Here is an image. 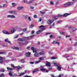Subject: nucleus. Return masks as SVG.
Segmentation results:
<instances>
[{
  "mask_svg": "<svg viewBox=\"0 0 77 77\" xmlns=\"http://www.w3.org/2000/svg\"><path fill=\"white\" fill-rule=\"evenodd\" d=\"M18 41H24L25 43H22V44H24L25 45H27L28 43H29V42L27 41H26V37H24L23 38V39H22L21 38H19L18 39Z\"/></svg>",
  "mask_w": 77,
  "mask_h": 77,
  "instance_id": "f257e3e1",
  "label": "nucleus"
},
{
  "mask_svg": "<svg viewBox=\"0 0 77 77\" xmlns=\"http://www.w3.org/2000/svg\"><path fill=\"white\" fill-rule=\"evenodd\" d=\"M31 49L33 51V53H35L34 54V57H37L39 56V54L36 52V50L35 49L34 47H32L31 48Z\"/></svg>",
  "mask_w": 77,
  "mask_h": 77,
  "instance_id": "f03ea898",
  "label": "nucleus"
},
{
  "mask_svg": "<svg viewBox=\"0 0 77 77\" xmlns=\"http://www.w3.org/2000/svg\"><path fill=\"white\" fill-rule=\"evenodd\" d=\"M73 2H67L65 4H64L63 5V8H67V7H68V6H69L73 5Z\"/></svg>",
  "mask_w": 77,
  "mask_h": 77,
  "instance_id": "7ed1b4c3",
  "label": "nucleus"
},
{
  "mask_svg": "<svg viewBox=\"0 0 77 77\" xmlns=\"http://www.w3.org/2000/svg\"><path fill=\"white\" fill-rule=\"evenodd\" d=\"M45 27V26H43V25H41L39 27V28H40V29H41V30H39L38 32H37L36 34L37 35H38V34H39V33H40L42 31H43L44 30H45V28H44Z\"/></svg>",
  "mask_w": 77,
  "mask_h": 77,
  "instance_id": "20e7f679",
  "label": "nucleus"
},
{
  "mask_svg": "<svg viewBox=\"0 0 77 77\" xmlns=\"http://www.w3.org/2000/svg\"><path fill=\"white\" fill-rule=\"evenodd\" d=\"M52 19L54 20H49L48 21V24H51L53 22L54 20H56L57 19V17L56 16H53L52 17Z\"/></svg>",
  "mask_w": 77,
  "mask_h": 77,
  "instance_id": "39448f33",
  "label": "nucleus"
},
{
  "mask_svg": "<svg viewBox=\"0 0 77 77\" xmlns=\"http://www.w3.org/2000/svg\"><path fill=\"white\" fill-rule=\"evenodd\" d=\"M57 69L59 71H61L62 70V65H60V64H58L57 66Z\"/></svg>",
  "mask_w": 77,
  "mask_h": 77,
  "instance_id": "423d86ee",
  "label": "nucleus"
},
{
  "mask_svg": "<svg viewBox=\"0 0 77 77\" xmlns=\"http://www.w3.org/2000/svg\"><path fill=\"white\" fill-rule=\"evenodd\" d=\"M7 18H15L16 17L14 15H8L7 16Z\"/></svg>",
  "mask_w": 77,
  "mask_h": 77,
  "instance_id": "0eeeda50",
  "label": "nucleus"
},
{
  "mask_svg": "<svg viewBox=\"0 0 77 77\" xmlns=\"http://www.w3.org/2000/svg\"><path fill=\"white\" fill-rule=\"evenodd\" d=\"M8 13L11 14H14V15L16 14V12L15 11H10L8 12Z\"/></svg>",
  "mask_w": 77,
  "mask_h": 77,
  "instance_id": "6e6552de",
  "label": "nucleus"
},
{
  "mask_svg": "<svg viewBox=\"0 0 77 77\" xmlns=\"http://www.w3.org/2000/svg\"><path fill=\"white\" fill-rule=\"evenodd\" d=\"M10 30L12 34V33H14L15 32V28H11Z\"/></svg>",
  "mask_w": 77,
  "mask_h": 77,
  "instance_id": "1a4fd4ad",
  "label": "nucleus"
},
{
  "mask_svg": "<svg viewBox=\"0 0 77 77\" xmlns=\"http://www.w3.org/2000/svg\"><path fill=\"white\" fill-rule=\"evenodd\" d=\"M46 66H48V67H50L51 66V65H50V62H48L47 61L46 63Z\"/></svg>",
  "mask_w": 77,
  "mask_h": 77,
  "instance_id": "9d476101",
  "label": "nucleus"
},
{
  "mask_svg": "<svg viewBox=\"0 0 77 77\" xmlns=\"http://www.w3.org/2000/svg\"><path fill=\"white\" fill-rule=\"evenodd\" d=\"M2 33H3L4 34H6V35H10V34H11L10 33L8 32L6 30L3 31Z\"/></svg>",
  "mask_w": 77,
  "mask_h": 77,
  "instance_id": "9b49d317",
  "label": "nucleus"
},
{
  "mask_svg": "<svg viewBox=\"0 0 77 77\" xmlns=\"http://www.w3.org/2000/svg\"><path fill=\"white\" fill-rule=\"evenodd\" d=\"M40 70L42 71H45L46 72H48L49 70H46L45 69L43 68H41L40 69Z\"/></svg>",
  "mask_w": 77,
  "mask_h": 77,
  "instance_id": "f8f14e48",
  "label": "nucleus"
},
{
  "mask_svg": "<svg viewBox=\"0 0 77 77\" xmlns=\"http://www.w3.org/2000/svg\"><path fill=\"white\" fill-rule=\"evenodd\" d=\"M5 59V58L0 56V63H2L3 62V60Z\"/></svg>",
  "mask_w": 77,
  "mask_h": 77,
  "instance_id": "ddd939ff",
  "label": "nucleus"
},
{
  "mask_svg": "<svg viewBox=\"0 0 77 77\" xmlns=\"http://www.w3.org/2000/svg\"><path fill=\"white\" fill-rule=\"evenodd\" d=\"M30 55V53L29 52H27L25 54V56H26V57H29Z\"/></svg>",
  "mask_w": 77,
  "mask_h": 77,
  "instance_id": "4468645a",
  "label": "nucleus"
},
{
  "mask_svg": "<svg viewBox=\"0 0 77 77\" xmlns=\"http://www.w3.org/2000/svg\"><path fill=\"white\" fill-rule=\"evenodd\" d=\"M33 37H34V35H31V36L29 37H26V39H30V38H32Z\"/></svg>",
  "mask_w": 77,
  "mask_h": 77,
  "instance_id": "2eb2a0df",
  "label": "nucleus"
},
{
  "mask_svg": "<svg viewBox=\"0 0 77 77\" xmlns=\"http://www.w3.org/2000/svg\"><path fill=\"white\" fill-rule=\"evenodd\" d=\"M24 8V7L23 6L19 7L17 8V9L18 11H20V10H21V9H23Z\"/></svg>",
  "mask_w": 77,
  "mask_h": 77,
  "instance_id": "dca6fc26",
  "label": "nucleus"
},
{
  "mask_svg": "<svg viewBox=\"0 0 77 77\" xmlns=\"http://www.w3.org/2000/svg\"><path fill=\"white\" fill-rule=\"evenodd\" d=\"M71 14L70 13H66L65 14H64L62 15V17H66L67 16H68V15H70Z\"/></svg>",
  "mask_w": 77,
  "mask_h": 77,
  "instance_id": "f3484780",
  "label": "nucleus"
},
{
  "mask_svg": "<svg viewBox=\"0 0 77 77\" xmlns=\"http://www.w3.org/2000/svg\"><path fill=\"white\" fill-rule=\"evenodd\" d=\"M15 68H17V71H18L21 68V67L20 66H18L17 67H15Z\"/></svg>",
  "mask_w": 77,
  "mask_h": 77,
  "instance_id": "a211bd4d",
  "label": "nucleus"
},
{
  "mask_svg": "<svg viewBox=\"0 0 77 77\" xmlns=\"http://www.w3.org/2000/svg\"><path fill=\"white\" fill-rule=\"evenodd\" d=\"M12 48V49H14V50H19V48L17 47H13Z\"/></svg>",
  "mask_w": 77,
  "mask_h": 77,
  "instance_id": "6ab92c4d",
  "label": "nucleus"
},
{
  "mask_svg": "<svg viewBox=\"0 0 77 77\" xmlns=\"http://www.w3.org/2000/svg\"><path fill=\"white\" fill-rule=\"evenodd\" d=\"M7 69L8 70H10V71H12L14 70V69L12 68H9L8 67H7Z\"/></svg>",
  "mask_w": 77,
  "mask_h": 77,
  "instance_id": "aec40b11",
  "label": "nucleus"
},
{
  "mask_svg": "<svg viewBox=\"0 0 77 77\" xmlns=\"http://www.w3.org/2000/svg\"><path fill=\"white\" fill-rule=\"evenodd\" d=\"M25 74V72H21L20 73L19 75H18V76H22V75H23L24 74Z\"/></svg>",
  "mask_w": 77,
  "mask_h": 77,
  "instance_id": "412c9836",
  "label": "nucleus"
},
{
  "mask_svg": "<svg viewBox=\"0 0 77 77\" xmlns=\"http://www.w3.org/2000/svg\"><path fill=\"white\" fill-rule=\"evenodd\" d=\"M52 44H58V45H59V42L56 41H54L52 42Z\"/></svg>",
  "mask_w": 77,
  "mask_h": 77,
  "instance_id": "4be33fe9",
  "label": "nucleus"
},
{
  "mask_svg": "<svg viewBox=\"0 0 77 77\" xmlns=\"http://www.w3.org/2000/svg\"><path fill=\"white\" fill-rule=\"evenodd\" d=\"M59 63H54V66H58V65L59 64Z\"/></svg>",
  "mask_w": 77,
  "mask_h": 77,
  "instance_id": "5701e85b",
  "label": "nucleus"
},
{
  "mask_svg": "<svg viewBox=\"0 0 77 77\" xmlns=\"http://www.w3.org/2000/svg\"><path fill=\"white\" fill-rule=\"evenodd\" d=\"M12 72L11 71H10L9 73V75L11 76V77H13V75H12Z\"/></svg>",
  "mask_w": 77,
  "mask_h": 77,
  "instance_id": "b1692460",
  "label": "nucleus"
},
{
  "mask_svg": "<svg viewBox=\"0 0 77 77\" xmlns=\"http://www.w3.org/2000/svg\"><path fill=\"white\" fill-rule=\"evenodd\" d=\"M0 71L2 72H4L5 71V69L4 68H2L0 70Z\"/></svg>",
  "mask_w": 77,
  "mask_h": 77,
  "instance_id": "393cba45",
  "label": "nucleus"
},
{
  "mask_svg": "<svg viewBox=\"0 0 77 77\" xmlns=\"http://www.w3.org/2000/svg\"><path fill=\"white\" fill-rule=\"evenodd\" d=\"M39 71L38 69H35L34 71H32V73H35L36 72Z\"/></svg>",
  "mask_w": 77,
  "mask_h": 77,
  "instance_id": "a878e982",
  "label": "nucleus"
},
{
  "mask_svg": "<svg viewBox=\"0 0 77 77\" xmlns=\"http://www.w3.org/2000/svg\"><path fill=\"white\" fill-rule=\"evenodd\" d=\"M69 56H70V55H68L67 56H66L65 55H63V57H66V58H68V57H69Z\"/></svg>",
  "mask_w": 77,
  "mask_h": 77,
  "instance_id": "bb28decb",
  "label": "nucleus"
},
{
  "mask_svg": "<svg viewBox=\"0 0 77 77\" xmlns=\"http://www.w3.org/2000/svg\"><path fill=\"white\" fill-rule=\"evenodd\" d=\"M12 6L13 7H15L16 6H17V4L15 3H12Z\"/></svg>",
  "mask_w": 77,
  "mask_h": 77,
  "instance_id": "cd10ccee",
  "label": "nucleus"
},
{
  "mask_svg": "<svg viewBox=\"0 0 77 77\" xmlns=\"http://www.w3.org/2000/svg\"><path fill=\"white\" fill-rule=\"evenodd\" d=\"M25 61V60H24V59H22L20 60V62L22 63H24Z\"/></svg>",
  "mask_w": 77,
  "mask_h": 77,
  "instance_id": "c85d7f7f",
  "label": "nucleus"
},
{
  "mask_svg": "<svg viewBox=\"0 0 77 77\" xmlns=\"http://www.w3.org/2000/svg\"><path fill=\"white\" fill-rule=\"evenodd\" d=\"M57 17L59 18H60V17H62V15H61L60 14H59L57 15Z\"/></svg>",
  "mask_w": 77,
  "mask_h": 77,
  "instance_id": "c756f323",
  "label": "nucleus"
},
{
  "mask_svg": "<svg viewBox=\"0 0 77 77\" xmlns=\"http://www.w3.org/2000/svg\"><path fill=\"white\" fill-rule=\"evenodd\" d=\"M76 30V29L75 28H74L72 29V32H74V31H75Z\"/></svg>",
  "mask_w": 77,
  "mask_h": 77,
  "instance_id": "7c9ffc66",
  "label": "nucleus"
},
{
  "mask_svg": "<svg viewBox=\"0 0 77 77\" xmlns=\"http://www.w3.org/2000/svg\"><path fill=\"white\" fill-rule=\"evenodd\" d=\"M5 62L6 63H8V62H10V61H11V60H5Z\"/></svg>",
  "mask_w": 77,
  "mask_h": 77,
  "instance_id": "2f4dec72",
  "label": "nucleus"
},
{
  "mask_svg": "<svg viewBox=\"0 0 77 77\" xmlns=\"http://www.w3.org/2000/svg\"><path fill=\"white\" fill-rule=\"evenodd\" d=\"M13 75L14 76V77H17V76H18V75L15 73H14L13 74Z\"/></svg>",
  "mask_w": 77,
  "mask_h": 77,
  "instance_id": "473e14b6",
  "label": "nucleus"
},
{
  "mask_svg": "<svg viewBox=\"0 0 77 77\" xmlns=\"http://www.w3.org/2000/svg\"><path fill=\"white\" fill-rule=\"evenodd\" d=\"M34 26H35V25H34V24H32L30 26V28H32L33 27H34Z\"/></svg>",
  "mask_w": 77,
  "mask_h": 77,
  "instance_id": "72a5a7b5",
  "label": "nucleus"
},
{
  "mask_svg": "<svg viewBox=\"0 0 77 77\" xmlns=\"http://www.w3.org/2000/svg\"><path fill=\"white\" fill-rule=\"evenodd\" d=\"M44 52L43 51L39 53V54L40 55H42V54H44Z\"/></svg>",
  "mask_w": 77,
  "mask_h": 77,
  "instance_id": "f704fd0d",
  "label": "nucleus"
},
{
  "mask_svg": "<svg viewBox=\"0 0 77 77\" xmlns=\"http://www.w3.org/2000/svg\"><path fill=\"white\" fill-rule=\"evenodd\" d=\"M28 19L29 21H32V19H31V18H30V17H28Z\"/></svg>",
  "mask_w": 77,
  "mask_h": 77,
  "instance_id": "c9c22d12",
  "label": "nucleus"
},
{
  "mask_svg": "<svg viewBox=\"0 0 77 77\" xmlns=\"http://www.w3.org/2000/svg\"><path fill=\"white\" fill-rule=\"evenodd\" d=\"M41 62V61H40V60L36 61L35 62V64H37V63H39V62Z\"/></svg>",
  "mask_w": 77,
  "mask_h": 77,
  "instance_id": "e433bc0d",
  "label": "nucleus"
},
{
  "mask_svg": "<svg viewBox=\"0 0 77 77\" xmlns=\"http://www.w3.org/2000/svg\"><path fill=\"white\" fill-rule=\"evenodd\" d=\"M16 60V59H15V58H14V57L11 58V60Z\"/></svg>",
  "mask_w": 77,
  "mask_h": 77,
  "instance_id": "4c0bfd02",
  "label": "nucleus"
},
{
  "mask_svg": "<svg viewBox=\"0 0 77 77\" xmlns=\"http://www.w3.org/2000/svg\"><path fill=\"white\" fill-rule=\"evenodd\" d=\"M33 2L32 1H29L28 2V4H31V3H32Z\"/></svg>",
  "mask_w": 77,
  "mask_h": 77,
  "instance_id": "58836bf2",
  "label": "nucleus"
},
{
  "mask_svg": "<svg viewBox=\"0 0 77 77\" xmlns=\"http://www.w3.org/2000/svg\"><path fill=\"white\" fill-rule=\"evenodd\" d=\"M5 42H8L9 41V40H8V38L5 39Z\"/></svg>",
  "mask_w": 77,
  "mask_h": 77,
  "instance_id": "ea45409f",
  "label": "nucleus"
},
{
  "mask_svg": "<svg viewBox=\"0 0 77 77\" xmlns=\"http://www.w3.org/2000/svg\"><path fill=\"white\" fill-rule=\"evenodd\" d=\"M5 54V52H0V54Z\"/></svg>",
  "mask_w": 77,
  "mask_h": 77,
  "instance_id": "a19ab883",
  "label": "nucleus"
},
{
  "mask_svg": "<svg viewBox=\"0 0 77 77\" xmlns=\"http://www.w3.org/2000/svg\"><path fill=\"white\" fill-rule=\"evenodd\" d=\"M18 36H19V35H16L14 36V38H17L18 37Z\"/></svg>",
  "mask_w": 77,
  "mask_h": 77,
  "instance_id": "79ce46f5",
  "label": "nucleus"
},
{
  "mask_svg": "<svg viewBox=\"0 0 77 77\" xmlns=\"http://www.w3.org/2000/svg\"><path fill=\"white\" fill-rule=\"evenodd\" d=\"M3 76H4V74H3V73H2L0 75V76H1V77H3Z\"/></svg>",
  "mask_w": 77,
  "mask_h": 77,
  "instance_id": "37998d69",
  "label": "nucleus"
},
{
  "mask_svg": "<svg viewBox=\"0 0 77 77\" xmlns=\"http://www.w3.org/2000/svg\"><path fill=\"white\" fill-rule=\"evenodd\" d=\"M39 59H40V60H43V59H44V58H43V57H40L39 58Z\"/></svg>",
  "mask_w": 77,
  "mask_h": 77,
  "instance_id": "c03bdc74",
  "label": "nucleus"
},
{
  "mask_svg": "<svg viewBox=\"0 0 77 77\" xmlns=\"http://www.w3.org/2000/svg\"><path fill=\"white\" fill-rule=\"evenodd\" d=\"M50 5H53L54 3H53V2L52 1H51L50 2Z\"/></svg>",
  "mask_w": 77,
  "mask_h": 77,
  "instance_id": "a18cd8bd",
  "label": "nucleus"
},
{
  "mask_svg": "<svg viewBox=\"0 0 77 77\" xmlns=\"http://www.w3.org/2000/svg\"><path fill=\"white\" fill-rule=\"evenodd\" d=\"M60 35H64V32H60Z\"/></svg>",
  "mask_w": 77,
  "mask_h": 77,
  "instance_id": "49530a36",
  "label": "nucleus"
},
{
  "mask_svg": "<svg viewBox=\"0 0 77 77\" xmlns=\"http://www.w3.org/2000/svg\"><path fill=\"white\" fill-rule=\"evenodd\" d=\"M35 33V31L32 30L31 31V34H33Z\"/></svg>",
  "mask_w": 77,
  "mask_h": 77,
  "instance_id": "de8ad7c7",
  "label": "nucleus"
},
{
  "mask_svg": "<svg viewBox=\"0 0 77 77\" xmlns=\"http://www.w3.org/2000/svg\"><path fill=\"white\" fill-rule=\"evenodd\" d=\"M11 67H13V68H15V66H14V65L13 64H11Z\"/></svg>",
  "mask_w": 77,
  "mask_h": 77,
  "instance_id": "09e8293b",
  "label": "nucleus"
},
{
  "mask_svg": "<svg viewBox=\"0 0 77 77\" xmlns=\"http://www.w3.org/2000/svg\"><path fill=\"white\" fill-rule=\"evenodd\" d=\"M40 13H41V14H44L45 12H42L41 11H40Z\"/></svg>",
  "mask_w": 77,
  "mask_h": 77,
  "instance_id": "8fccbe9b",
  "label": "nucleus"
},
{
  "mask_svg": "<svg viewBox=\"0 0 77 77\" xmlns=\"http://www.w3.org/2000/svg\"><path fill=\"white\" fill-rule=\"evenodd\" d=\"M74 46H77V42H75V43L74 44Z\"/></svg>",
  "mask_w": 77,
  "mask_h": 77,
  "instance_id": "3c124183",
  "label": "nucleus"
},
{
  "mask_svg": "<svg viewBox=\"0 0 77 77\" xmlns=\"http://www.w3.org/2000/svg\"><path fill=\"white\" fill-rule=\"evenodd\" d=\"M23 2H24V3H27V0H24L23 1Z\"/></svg>",
  "mask_w": 77,
  "mask_h": 77,
  "instance_id": "603ef678",
  "label": "nucleus"
},
{
  "mask_svg": "<svg viewBox=\"0 0 77 77\" xmlns=\"http://www.w3.org/2000/svg\"><path fill=\"white\" fill-rule=\"evenodd\" d=\"M11 55H12V53H10L8 55V56H11Z\"/></svg>",
  "mask_w": 77,
  "mask_h": 77,
  "instance_id": "864d4df0",
  "label": "nucleus"
},
{
  "mask_svg": "<svg viewBox=\"0 0 77 77\" xmlns=\"http://www.w3.org/2000/svg\"><path fill=\"white\" fill-rule=\"evenodd\" d=\"M27 30V29L26 28H25V29H23V32H26Z\"/></svg>",
  "mask_w": 77,
  "mask_h": 77,
  "instance_id": "5fc2aeb1",
  "label": "nucleus"
},
{
  "mask_svg": "<svg viewBox=\"0 0 77 77\" xmlns=\"http://www.w3.org/2000/svg\"><path fill=\"white\" fill-rule=\"evenodd\" d=\"M48 34H51V33H46L45 34V35H48Z\"/></svg>",
  "mask_w": 77,
  "mask_h": 77,
  "instance_id": "6e6d98bb",
  "label": "nucleus"
},
{
  "mask_svg": "<svg viewBox=\"0 0 77 77\" xmlns=\"http://www.w3.org/2000/svg\"><path fill=\"white\" fill-rule=\"evenodd\" d=\"M58 3H59V1H57V2H56L55 5H57V4H58Z\"/></svg>",
  "mask_w": 77,
  "mask_h": 77,
  "instance_id": "4d7b16f0",
  "label": "nucleus"
},
{
  "mask_svg": "<svg viewBox=\"0 0 77 77\" xmlns=\"http://www.w3.org/2000/svg\"><path fill=\"white\" fill-rule=\"evenodd\" d=\"M24 77H31V76H28V75H25L24 76Z\"/></svg>",
  "mask_w": 77,
  "mask_h": 77,
  "instance_id": "13d9d810",
  "label": "nucleus"
},
{
  "mask_svg": "<svg viewBox=\"0 0 77 77\" xmlns=\"http://www.w3.org/2000/svg\"><path fill=\"white\" fill-rule=\"evenodd\" d=\"M49 54H53V53L51 52H48Z\"/></svg>",
  "mask_w": 77,
  "mask_h": 77,
  "instance_id": "bf43d9fd",
  "label": "nucleus"
},
{
  "mask_svg": "<svg viewBox=\"0 0 77 77\" xmlns=\"http://www.w3.org/2000/svg\"><path fill=\"white\" fill-rule=\"evenodd\" d=\"M30 63L31 64H33V63H34V62H30Z\"/></svg>",
  "mask_w": 77,
  "mask_h": 77,
  "instance_id": "052dcab7",
  "label": "nucleus"
},
{
  "mask_svg": "<svg viewBox=\"0 0 77 77\" xmlns=\"http://www.w3.org/2000/svg\"><path fill=\"white\" fill-rule=\"evenodd\" d=\"M72 27V26H69V27H68V29H71Z\"/></svg>",
  "mask_w": 77,
  "mask_h": 77,
  "instance_id": "680f3d73",
  "label": "nucleus"
},
{
  "mask_svg": "<svg viewBox=\"0 0 77 77\" xmlns=\"http://www.w3.org/2000/svg\"><path fill=\"white\" fill-rule=\"evenodd\" d=\"M34 18H36L37 17V15H35L34 16Z\"/></svg>",
  "mask_w": 77,
  "mask_h": 77,
  "instance_id": "e2e57ef3",
  "label": "nucleus"
},
{
  "mask_svg": "<svg viewBox=\"0 0 77 77\" xmlns=\"http://www.w3.org/2000/svg\"><path fill=\"white\" fill-rule=\"evenodd\" d=\"M72 1L73 2H74V3H75V2H76V0H72Z\"/></svg>",
  "mask_w": 77,
  "mask_h": 77,
  "instance_id": "0e129e2a",
  "label": "nucleus"
},
{
  "mask_svg": "<svg viewBox=\"0 0 77 77\" xmlns=\"http://www.w3.org/2000/svg\"><path fill=\"white\" fill-rule=\"evenodd\" d=\"M30 8L32 9H34V7H30Z\"/></svg>",
  "mask_w": 77,
  "mask_h": 77,
  "instance_id": "69168bd1",
  "label": "nucleus"
},
{
  "mask_svg": "<svg viewBox=\"0 0 77 77\" xmlns=\"http://www.w3.org/2000/svg\"><path fill=\"white\" fill-rule=\"evenodd\" d=\"M41 21H42V19H41V18H40L39 20H38V21L41 22Z\"/></svg>",
  "mask_w": 77,
  "mask_h": 77,
  "instance_id": "338daca9",
  "label": "nucleus"
},
{
  "mask_svg": "<svg viewBox=\"0 0 77 77\" xmlns=\"http://www.w3.org/2000/svg\"><path fill=\"white\" fill-rule=\"evenodd\" d=\"M2 47H5V45L4 44H2Z\"/></svg>",
  "mask_w": 77,
  "mask_h": 77,
  "instance_id": "774afa93",
  "label": "nucleus"
}]
</instances>
